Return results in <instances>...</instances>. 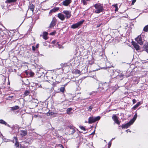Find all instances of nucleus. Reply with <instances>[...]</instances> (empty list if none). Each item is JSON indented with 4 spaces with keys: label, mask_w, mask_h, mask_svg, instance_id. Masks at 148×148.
<instances>
[{
    "label": "nucleus",
    "mask_w": 148,
    "mask_h": 148,
    "mask_svg": "<svg viewBox=\"0 0 148 148\" xmlns=\"http://www.w3.org/2000/svg\"><path fill=\"white\" fill-rule=\"evenodd\" d=\"M94 7L95 8V12L96 13L99 14L102 12L104 10L103 6L100 3H97L95 4L94 5Z\"/></svg>",
    "instance_id": "obj_1"
},
{
    "label": "nucleus",
    "mask_w": 148,
    "mask_h": 148,
    "mask_svg": "<svg viewBox=\"0 0 148 148\" xmlns=\"http://www.w3.org/2000/svg\"><path fill=\"white\" fill-rule=\"evenodd\" d=\"M100 119V117L99 116L96 117H90L88 119V122L89 123H91L99 120Z\"/></svg>",
    "instance_id": "obj_2"
},
{
    "label": "nucleus",
    "mask_w": 148,
    "mask_h": 148,
    "mask_svg": "<svg viewBox=\"0 0 148 148\" xmlns=\"http://www.w3.org/2000/svg\"><path fill=\"white\" fill-rule=\"evenodd\" d=\"M109 88L108 85L106 82L102 84L101 86H100L99 88V89L101 90H102V92H104L108 90Z\"/></svg>",
    "instance_id": "obj_3"
},
{
    "label": "nucleus",
    "mask_w": 148,
    "mask_h": 148,
    "mask_svg": "<svg viewBox=\"0 0 148 148\" xmlns=\"http://www.w3.org/2000/svg\"><path fill=\"white\" fill-rule=\"evenodd\" d=\"M84 21L82 20L78 22L77 23L73 24L71 27L73 29H75L78 28V27L81 25L83 23Z\"/></svg>",
    "instance_id": "obj_4"
},
{
    "label": "nucleus",
    "mask_w": 148,
    "mask_h": 148,
    "mask_svg": "<svg viewBox=\"0 0 148 148\" xmlns=\"http://www.w3.org/2000/svg\"><path fill=\"white\" fill-rule=\"evenodd\" d=\"M112 72L111 75L112 78L113 79H115L116 78H119V73L115 70H112Z\"/></svg>",
    "instance_id": "obj_5"
},
{
    "label": "nucleus",
    "mask_w": 148,
    "mask_h": 148,
    "mask_svg": "<svg viewBox=\"0 0 148 148\" xmlns=\"http://www.w3.org/2000/svg\"><path fill=\"white\" fill-rule=\"evenodd\" d=\"M57 21V19L55 17H53L52 19V21L50 24L49 26V28H51L53 27L56 24V23Z\"/></svg>",
    "instance_id": "obj_6"
},
{
    "label": "nucleus",
    "mask_w": 148,
    "mask_h": 148,
    "mask_svg": "<svg viewBox=\"0 0 148 148\" xmlns=\"http://www.w3.org/2000/svg\"><path fill=\"white\" fill-rule=\"evenodd\" d=\"M67 130L69 131V132L68 134L69 135H72L75 133V130L73 127L68 126L67 128Z\"/></svg>",
    "instance_id": "obj_7"
},
{
    "label": "nucleus",
    "mask_w": 148,
    "mask_h": 148,
    "mask_svg": "<svg viewBox=\"0 0 148 148\" xmlns=\"http://www.w3.org/2000/svg\"><path fill=\"white\" fill-rule=\"evenodd\" d=\"M135 40L140 45L143 44V42L140 35L138 36L136 38H135Z\"/></svg>",
    "instance_id": "obj_8"
},
{
    "label": "nucleus",
    "mask_w": 148,
    "mask_h": 148,
    "mask_svg": "<svg viewBox=\"0 0 148 148\" xmlns=\"http://www.w3.org/2000/svg\"><path fill=\"white\" fill-rule=\"evenodd\" d=\"M63 13L65 15V18L67 19L69 18L71 16V12L68 10H64L63 11Z\"/></svg>",
    "instance_id": "obj_9"
},
{
    "label": "nucleus",
    "mask_w": 148,
    "mask_h": 148,
    "mask_svg": "<svg viewBox=\"0 0 148 148\" xmlns=\"http://www.w3.org/2000/svg\"><path fill=\"white\" fill-rule=\"evenodd\" d=\"M12 142L13 143H14L15 146L16 147H18L19 146V143L18 141V139L16 137L14 136V137Z\"/></svg>",
    "instance_id": "obj_10"
},
{
    "label": "nucleus",
    "mask_w": 148,
    "mask_h": 148,
    "mask_svg": "<svg viewBox=\"0 0 148 148\" xmlns=\"http://www.w3.org/2000/svg\"><path fill=\"white\" fill-rule=\"evenodd\" d=\"M57 16L62 21H64L65 18V16L61 13H58L57 15Z\"/></svg>",
    "instance_id": "obj_11"
},
{
    "label": "nucleus",
    "mask_w": 148,
    "mask_h": 148,
    "mask_svg": "<svg viewBox=\"0 0 148 148\" xmlns=\"http://www.w3.org/2000/svg\"><path fill=\"white\" fill-rule=\"evenodd\" d=\"M72 2V0H65L62 2V5L65 6H67Z\"/></svg>",
    "instance_id": "obj_12"
},
{
    "label": "nucleus",
    "mask_w": 148,
    "mask_h": 148,
    "mask_svg": "<svg viewBox=\"0 0 148 148\" xmlns=\"http://www.w3.org/2000/svg\"><path fill=\"white\" fill-rule=\"evenodd\" d=\"M113 120L115 122V123L119 125L120 124V122L119 121L117 116L115 115H114L112 117Z\"/></svg>",
    "instance_id": "obj_13"
},
{
    "label": "nucleus",
    "mask_w": 148,
    "mask_h": 148,
    "mask_svg": "<svg viewBox=\"0 0 148 148\" xmlns=\"http://www.w3.org/2000/svg\"><path fill=\"white\" fill-rule=\"evenodd\" d=\"M132 44L136 50L138 51L139 50L140 47L139 45L137 44L136 43L134 42H132Z\"/></svg>",
    "instance_id": "obj_14"
},
{
    "label": "nucleus",
    "mask_w": 148,
    "mask_h": 148,
    "mask_svg": "<svg viewBox=\"0 0 148 148\" xmlns=\"http://www.w3.org/2000/svg\"><path fill=\"white\" fill-rule=\"evenodd\" d=\"M132 124H131V123L130 122V121L128 123L125 125H122L121 127L122 129L123 128H127L130 125Z\"/></svg>",
    "instance_id": "obj_15"
},
{
    "label": "nucleus",
    "mask_w": 148,
    "mask_h": 148,
    "mask_svg": "<svg viewBox=\"0 0 148 148\" xmlns=\"http://www.w3.org/2000/svg\"><path fill=\"white\" fill-rule=\"evenodd\" d=\"M59 9V8L55 7L50 10L49 13L50 14L52 13L55 12L58 10Z\"/></svg>",
    "instance_id": "obj_16"
},
{
    "label": "nucleus",
    "mask_w": 148,
    "mask_h": 148,
    "mask_svg": "<svg viewBox=\"0 0 148 148\" xmlns=\"http://www.w3.org/2000/svg\"><path fill=\"white\" fill-rule=\"evenodd\" d=\"M48 33L46 32H43V37L44 39L45 40H47L48 39L47 35Z\"/></svg>",
    "instance_id": "obj_17"
},
{
    "label": "nucleus",
    "mask_w": 148,
    "mask_h": 148,
    "mask_svg": "<svg viewBox=\"0 0 148 148\" xmlns=\"http://www.w3.org/2000/svg\"><path fill=\"white\" fill-rule=\"evenodd\" d=\"M27 132L26 131L24 130V131H21L20 132V135L22 136L23 137L26 136L27 134Z\"/></svg>",
    "instance_id": "obj_18"
},
{
    "label": "nucleus",
    "mask_w": 148,
    "mask_h": 148,
    "mask_svg": "<svg viewBox=\"0 0 148 148\" xmlns=\"http://www.w3.org/2000/svg\"><path fill=\"white\" fill-rule=\"evenodd\" d=\"M17 0H6L5 1L6 3H16Z\"/></svg>",
    "instance_id": "obj_19"
},
{
    "label": "nucleus",
    "mask_w": 148,
    "mask_h": 148,
    "mask_svg": "<svg viewBox=\"0 0 148 148\" xmlns=\"http://www.w3.org/2000/svg\"><path fill=\"white\" fill-rule=\"evenodd\" d=\"M0 123L4 125H7L8 127H10L9 125L5 121L2 119L0 120Z\"/></svg>",
    "instance_id": "obj_20"
},
{
    "label": "nucleus",
    "mask_w": 148,
    "mask_h": 148,
    "mask_svg": "<svg viewBox=\"0 0 148 148\" xmlns=\"http://www.w3.org/2000/svg\"><path fill=\"white\" fill-rule=\"evenodd\" d=\"M73 73L75 74H79L81 73V72L78 69H75L73 71Z\"/></svg>",
    "instance_id": "obj_21"
},
{
    "label": "nucleus",
    "mask_w": 148,
    "mask_h": 148,
    "mask_svg": "<svg viewBox=\"0 0 148 148\" xmlns=\"http://www.w3.org/2000/svg\"><path fill=\"white\" fill-rule=\"evenodd\" d=\"M34 6L33 4H30L29 6V8L33 12L34 10Z\"/></svg>",
    "instance_id": "obj_22"
},
{
    "label": "nucleus",
    "mask_w": 148,
    "mask_h": 148,
    "mask_svg": "<svg viewBox=\"0 0 148 148\" xmlns=\"http://www.w3.org/2000/svg\"><path fill=\"white\" fill-rule=\"evenodd\" d=\"M11 110H14L18 109L19 108V107L18 106H14L11 107Z\"/></svg>",
    "instance_id": "obj_23"
},
{
    "label": "nucleus",
    "mask_w": 148,
    "mask_h": 148,
    "mask_svg": "<svg viewBox=\"0 0 148 148\" xmlns=\"http://www.w3.org/2000/svg\"><path fill=\"white\" fill-rule=\"evenodd\" d=\"M30 93V91L29 90H26L24 93L23 95L24 96H26L28 95Z\"/></svg>",
    "instance_id": "obj_24"
},
{
    "label": "nucleus",
    "mask_w": 148,
    "mask_h": 148,
    "mask_svg": "<svg viewBox=\"0 0 148 148\" xmlns=\"http://www.w3.org/2000/svg\"><path fill=\"white\" fill-rule=\"evenodd\" d=\"M91 0H81L82 2L84 5H86L88 1H90Z\"/></svg>",
    "instance_id": "obj_25"
},
{
    "label": "nucleus",
    "mask_w": 148,
    "mask_h": 148,
    "mask_svg": "<svg viewBox=\"0 0 148 148\" xmlns=\"http://www.w3.org/2000/svg\"><path fill=\"white\" fill-rule=\"evenodd\" d=\"M140 105V102H139L135 105L133 108L132 109L134 110L135 109L137 108Z\"/></svg>",
    "instance_id": "obj_26"
},
{
    "label": "nucleus",
    "mask_w": 148,
    "mask_h": 148,
    "mask_svg": "<svg viewBox=\"0 0 148 148\" xmlns=\"http://www.w3.org/2000/svg\"><path fill=\"white\" fill-rule=\"evenodd\" d=\"M144 47L145 51L148 53V44L144 45Z\"/></svg>",
    "instance_id": "obj_27"
},
{
    "label": "nucleus",
    "mask_w": 148,
    "mask_h": 148,
    "mask_svg": "<svg viewBox=\"0 0 148 148\" xmlns=\"http://www.w3.org/2000/svg\"><path fill=\"white\" fill-rule=\"evenodd\" d=\"M72 109L71 108H68L66 110L67 114H69L71 113V112L72 111Z\"/></svg>",
    "instance_id": "obj_28"
},
{
    "label": "nucleus",
    "mask_w": 148,
    "mask_h": 148,
    "mask_svg": "<svg viewBox=\"0 0 148 148\" xmlns=\"http://www.w3.org/2000/svg\"><path fill=\"white\" fill-rule=\"evenodd\" d=\"M137 117L134 116L133 119L130 121V122L131 123V124H133L135 120H136Z\"/></svg>",
    "instance_id": "obj_29"
},
{
    "label": "nucleus",
    "mask_w": 148,
    "mask_h": 148,
    "mask_svg": "<svg viewBox=\"0 0 148 148\" xmlns=\"http://www.w3.org/2000/svg\"><path fill=\"white\" fill-rule=\"evenodd\" d=\"M143 31L145 32H147L148 31V25L144 27Z\"/></svg>",
    "instance_id": "obj_30"
},
{
    "label": "nucleus",
    "mask_w": 148,
    "mask_h": 148,
    "mask_svg": "<svg viewBox=\"0 0 148 148\" xmlns=\"http://www.w3.org/2000/svg\"><path fill=\"white\" fill-rule=\"evenodd\" d=\"M55 147H59L61 148H64L63 146L60 144L56 145Z\"/></svg>",
    "instance_id": "obj_31"
},
{
    "label": "nucleus",
    "mask_w": 148,
    "mask_h": 148,
    "mask_svg": "<svg viewBox=\"0 0 148 148\" xmlns=\"http://www.w3.org/2000/svg\"><path fill=\"white\" fill-rule=\"evenodd\" d=\"M65 91V87H62L60 88V91L62 93H63Z\"/></svg>",
    "instance_id": "obj_32"
},
{
    "label": "nucleus",
    "mask_w": 148,
    "mask_h": 148,
    "mask_svg": "<svg viewBox=\"0 0 148 148\" xmlns=\"http://www.w3.org/2000/svg\"><path fill=\"white\" fill-rule=\"evenodd\" d=\"M93 108V106H89L88 108V110L91 111Z\"/></svg>",
    "instance_id": "obj_33"
},
{
    "label": "nucleus",
    "mask_w": 148,
    "mask_h": 148,
    "mask_svg": "<svg viewBox=\"0 0 148 148\" xmlns=\"http://www.w3.org/2000/svg\"><path fill=\"white\" fill-rule=\"evenodd\" d=\"M112 144V142L110 141L108 143V148H110L111 147Z\"/></svg>",
    "instance_id": "obj_34"
},
{
    "label": "nucleus",
    "mask_w": 148,
    "mask_h": 148,
    "mask_svg": "<svg viewBox=\"0 0 148 148\" xmlns=\"http://www.w3.org/2000/svg\"><path fill=\"white\" fill-rule=\"evenodd\" d=\"M13 97H14L13 96H9L6 99L7 100L10 99H11Z\"/></svg>",
    "instance_id": "obj_35"
},
{
    "label": "nucleus",
    "mask_w": 148,
    "mask_h": 148,
    "mask_svg": "<svg viewBox=\"0 0 148 148\" xmlns=\"http://www.w3.org/2000/svg\"><path fill=\"white\" fill-rule=\"evenodd\" d=\"M79 127L81 130L84 131L86 130L85 128L83 126H79Z\"/></svg>",
    "instance_id": "obj_36"
},
{
    "label": "nucleus",
    "mask_w": 148,
    "mask_h": 148,
    "mask_svg": "<svg viewBox=\"0 0 148 148\" xmlns=\"http://www.w3.org/2000/svg\"><path fill=\"white\" fill-rule=\"evenodd\" d=\"M55 32H53L51 33L50 34V35H55Z\"/></svg>",
    "instance_id": "obj_37"
},
{
    "label": "nucleus",
    "mask_w": 148,
    "mask_h": 148,
    "mask_svg": "<svg viewBox=\"0 0 148 148\" xmlns=\"http://www.w3.org/2000/svg\"><path fill=\"white\" fill-rule=\"evenodd\" d=\"M113 6H114L115 8H117V4H114L112 5Z\"/></svg>",
    "instance_id": "obj_38"
},
{
    "label": "nucleus",
    "mask_w": 148,
    "mask_h": 148,
    "mask_svg": "<svg viewBox=\"0 0 148 148\" xmlns=\"http://www.w3.org/2000/svg\"><path fill=\"white\" fill-rule=\"evenodd\" d=\"M36 48L34 46H32V49L33 51H35V50Z\"/></svg>",
    "instance_id": "obj_39"
},
{
    "label": "nucleus",
    "mask_w": 148,
    "mask_h": 148,
    "mask_svg": "<svg viewBox=\"0 0 148 148\" xmlns=\"http://www.w3.org/2000/svg\"><path fill=\"white\" fill-rule=\"evenodd\" d=\"M132 101H133V104H134L135 103H136V100L135 99H133L132 100Z\"/></svg>",
    "instance_id": "obj_40"
},
{
    "label": "nucleus",
    "mask_w": 148,
    "mask_h": 148,
    "mask_svg": "<svg viewBox=\"0 0 148 148\" xmlns=\"http://www.w3.org/2000/svg\"><path fill=\"white\" fill-rule=\"evenodd\" d=\"M136 0H133L132 1V4H134L136 2Z\"/></svg>",
    "instance_id": "obj_41"
},
{
    "label": "nucleus",
    "mask_w": 148,
    "mask_h": 148,
    "mask_svg": "<svg viewBox=\"0 0 148 148\" xmlns=\"http://www.w3.org/2000/svg\"><path fill=\"white\" fill-rule=\"evenodd\" d=\"M118 10V6H117V8H115V12L117 11Z\"/></svg>",
    "instance_id": "obj_42"
},
{
    "label": "nucleus",
    "mask_w": 148,
    "mask_h": 148,
    "mask_svg": "<svg viewBox=\"0 0 148 148\" xmlns=\"http://www.w3.org/2000/svg\"><path fill=\"white\" fill-rule=\"evenodd\" d=\"M94 134H95V131L92 133L91 134H90V135H94Z\"/></svg>",
    "instance_id": "obj_43"
},
{
    "label": "nucleus",
    "mask_w": 148,
    "mask_h": 148,
    "mask_svg": "<svg viewBox=\"0 0 148 148\" xmlns=\"http://www.w3.org/2000/svg\"><path fill=\"white\" fill-rule=\"evenodd\" d=\"M119 77H122L123 76V75H122V74H121L120 75H119Z\"/></svg>",
    "instance_id": "obj_44"
},
{
    "label": "nucleus",
    "mask_w": 148,
    "mask_h": 148,
    "mask_svg": "<svg viewBox=\"0 0 148 148\" xmlns=\"http://www.w3.org/2000/svg\"><path fill=\"white\" fill-rule=\"evenodd\" d=\"M126 131L127 132H130V130H126Z\"/></svg>",
    "instance_id": "obj_45"
},
{
    "label": "nucleus",
    "mask_w": 148,
    "mask_h": 148,
    "mask_svg": "<svg viewBox=\"0 0 148 148\" xmlns=\"http://www.w3.org/2000/svg\"><path fill=\"white\" fill-rule=\"evenodd\" d=\"M100 25H97V27H99Z\"/></svg>",
    "instance_id": "obj_46"
},
{
    "label": "nucleus",
    "mask_w": 148,
    "mask_h": 148,
    "mask_svg": "<svg viewBox=\"0 0 148 148\" xmlns=\"http://www.w3.org/2000/svg\"><path fill=\"white\" fill-rule=\"evenodd\" d=\"M115 139V138H113L110 141H111V142H112V141L113 140H114Z\"/></svg>",
    "instance_id": "obj_47"
},
{
    "label": "nucleus",
    "mask_w": 148,
    "mask_h": 148,
    "mask_svg": "<svg viewBox=\"0 0 148 148\" xmlns=\"http://www.w3.org/2000/svg\"><path fill=\"white\" fill-rule=\"evenodd\" d=\"M134 116H136L137 117V113H136L134 115Z\"/></svg>",
    "instance_id": "obj_48"
},
{
    "label": "nucleus",
    "mask_w": 148,
    "mask_h": 148,
    "mask_svg": "<svg viewBox=\"0 0 148 148\" xmlns=\"http://www.w3.org/2000/svg\"><path fill=\"white\" fill-rule=\"evenodd\" d=\"M55 41H53L52 42V43L54 44L55 43Z\"/></svg>",
    "instance_id": "obj_49"
},
{
    "label": "nucleus",
    "mask_w": 148,
    "mask_h": 148,
    "mask_svg": "<svg viewBox=\"0 0 148 148\" xmlns=\"http://www.w3.org/2000/svg\"><path fill=\"white\" fill-rule=\"evenodd\" d=\"M77 134L76 135V137H77L78 136V134H77Z\"/></svg>",
    "instance_id": "obj_50"
},
{
    "label": "nucleus",
    "mask_w": 148,
    "mask_h": 148,
    "mask_svg": "<svg viewBox=\"0 0 148 148\" xmlns=\"http://www.w3.org/2000/svg\"><path fill=\"white\" fill-rule=\"evenodd\" d=\"M36 106H38V103H37L36 104Z\"/></svg>",
    "instance_id": "obj_51"
},
{
    "label": "nucleus",
    "mask_w": 148,
    "mask_h": 148,
    "mask_svg": "<svg viewBox=\"0 0 148 148\" xmlns=\"http://www.w3.org/2000/svg\"><path fill=\"white\" fill-rule=\"evenodd\" d=\"M36 101H38L37 100H36Z\"/></svg>",
    "instance_id": "obj_52"
},
{
    "label": "nucleus",
    "mask_w": 148,
    "mask_h": 148,
    "mask_svg": "<svg viewBox=\"0 0 148 148\" xmlns=\"http://www.w3.org/2000/svg\"><path fill=\"white\" fill-rule=\"evenodd\" d=\"M36 47H38V46H37H37H36Z\"/></svg>",
    "instance_id": "obj_53"
},
{
    "label": "nucleus",
    "mask_w": 148,
    "mask_h": 148,
    "mask_svg": "<svg viewBox=\"0 0 148 148\" xmlns=\"http://www.w3.org/2000/svg\"><path fill=\"white\" fill-rule=\"evenodd\" d=\"M36 47H38V46H37H37H36Z\"/></svg>",
    "instance_id": "obj_54"
}]
</instances>
